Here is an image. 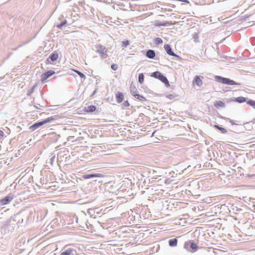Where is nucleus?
Returning <instances> with one entry per match:
<instances>
[{
  "instance_id": "a211bd4d",
  "label": "nucleus",
  "mask_w": 255,
  "mask_h": 255,
  "mask_svg": "<svg viewBox=\"0 0 255 255\" xmlns=\"http://www.w3.org/2000/svg\"><path fill=\"white\" fill-rule=\"evenodd\" d=\"M194 82L198 86H201L203 83L199 76H196L194 78Z\"/></svg>"
},
{
  "instance_id": "f257e3e1",
  "label": "nucleus",
  "mask_w": 255,
  "mask_h": 255,
  "mask_svg": "<svg viewBox=\"0 0 255 255\" xmlns=\"http://www.w3.org/2000/svg\"><path fill=\"white\" fill-rule=\"evenodd\" d=\"M215 79L218 82L228 85H240V83L236 82L235 81L228 78L223 77L220 76H216Z\"/></svg>"
},
{
  "instance_id": "9b49d317",
  "label": "nucleus",
  "mask_w": 255,
  "mask_h": 255,
  "mask_svg": "<svg viewBox=\"0 0 255 255\" xmlns=\"http://www.w3.org/2000/svg\"><path fill=\"white\" fill-rule=\"evenodd\" d=\"M116 98L117 103H121L124 100V95L122 92H119L116 94Z\"/></svg>"
},
{
  "instance_id": "58836bf2",
  "label": "nucleus",
  "mask_w": 255,
  "mask_h": 255,
  "mask_svg": "<svg viewBox=\"0 0 255 255\" xmlns=\"http://www.w3.org/2000/svg\"><path fill=\"white\" fill-rule=\"evenodd\" d=\"M34 107H35V108H36V109H39V108H38V106H34Z\"/></svg>"
},
{
  "instance_id": "f03ea898",
  "label": "nucleus",
  "mask_w": 255,
  "mask_h": 255,
  "mask_svg": "<svg viewBox=\"0 0 255 255\" xmlns=\"http://www.w3.org/2000/svg\"><path fill=\"white\" fill-rule=\"evenodd\" d=\"M60 255H77V252L75 248L67 245L62 249Z\"/></svg>"
},
{
  "instance_id": "f704fd0d",
  "label": "nucleus",
  "mask_w": 255,
  "mask_h": 255,
  "mask_svg": "<svg viewBox=\"0 0 255 255\" xmlns=\"http://www.w3.org/2000/svg\"><path fill=\"white\" fill-rule=\"evenodd\" d=\"M4 132L3 131L0 130V137H2L4 135Z\"/></svg>"
},
{
  "instance_id": "4be33fe9",
  "label": "nucleus",
  "mask_w": 255,
  "mask_h": 255,
  "mask_svg": "<svg viewBox=\"0 0 255 255\" xmlns=\"http://www.w3.org/2000/svg\"><path fill=\"white\" fill-rule=\"evenodd\" d=\"M130 91L131 95L133 96V95H135L137 92V90L136 89L135 87H134V86L133 87L132 86V84L130 85Z\"/></svg>"
},
{
  "instance_id": "7c9ffc66",
  "label": "nucleus",
  "mask_w": 255,
  "mask_h": 255,
  "mask_svg": "<svg viewBox=\"0 0 255 255\" xmlns=\"http://www.w3.org/2000/svg\"><path fill=\"white\" fill-rule=\"evenodd\" d=\"M129 45V41L128 40H125L122 42V46L124 47H126Z\"/></svg>"
},
{
  "instance_id": "a878e982",
  "label": "nucleus",
  "mask_w": 255,
  "mask_h": 255,
  "mask_svg": "<svg viewBox=\"0 0 255 255\" xmlns=\"http://www.w3.org/2000/svg\"><path fill=\"white\" fill-rule=\"evenodd\" d=\"M193 38L194 39V41L195 43H197L199 42V34L198 33H194L193 35Z\"/></svg>"
},
{
  "instance_id": "aec40b11",
  "label": "nucleus",
  "mask_w": 255,
  "mask_h": 255,
  "mask_svg": "<svg viewBox=\"0 0 255 255\" xmlns=\"http://www.w3.org/2000/svg\"><path fill=\"white\" fill-rule=\"evenodd\" d=\"M67 21L66 20H63L61 22H60L59 24H57L56 25V27L60 29H62L63 26H64L66 24H67Z\"/></svg>"
},
{
  "instance_id": "5701e85b",
  "label": "nucleus",
  "mask_w": 255,
  "mask_h": 255,
  "mask_svg": "<svg viewBox=\"0 0 255 255\" xmlns=\"http://www.w3.org/2000/svg\"><path fill=\"white\" fill-rule=\"evenodd\" d=\"M133 97H134L136 99L140 100V101H146V99L144 97L136 93L135 95H133Z\"/></svg>"
},
{
  "instance_id": "6ab92c4d",
  "label": "nucleus",
  "mask_w": 255,
  "mask_h": 255,
  "mask_svg": "<svg viewBox=\"0 0 255 255\" xmlns=\"http://www.w3.org/2000/svg\"><path fill=\"white\" fill-rule=\"evenodd\" d=\"M225 103H223L221 101H218L214 103V106L215 107L218 108L220 107H225Z\"/></svg>"
},
{
  "instance_id": "412c9836",
  "label": "nucleus",
  "mask_w": 255,
  "mask_h": 255,
  "mask_svg": "<svg viewBox=\"0 0 255 255\" xmlns=\"http://www.w3.org/2000/svg\"><path fill=\"white\" fill-rule=\"evenodd\" d=\"M246 101V99L243 97H239L235 98V101L239 103H242Z\"/></svg>"
},
{
  "instance_id": "4468645a",
  "label": "nucleus",
  "mask_w": 255,
  "mask_h": 255,
  "mask_svg": "<svg viewBox=\"0 0 255 255\" xmlns=\"http://www.w3.org/2000/svg\"><path fill=\"white\" fill-rule=\"evenodd\" d=\"M170 23L169 22H161L159 20H156L155 21V23H154V25L156 26H167L168 25H170Z\"/></svg>"
},
{
  "instance_id": "f8f14e48",
  "label": "nucleus",
  "mask_w": 255,
  "mask_h": 255,
  "mask_svg": "<svg viewBox=\"0 0 255 255\" xmlns=\"http://www.w3.org/2000/svg\"><path fill=\"white\" fill-rule=\"evenodd\" d=\"M43 125H44V124L43 122V121L36 122V123H34L33 125H32V126H31L29 127V129L32 131H34V130L38 128L39 127H40V126H41Z\"/></svg>"
},
{
  "instance_id": "ddd939ff",
  "label": "nucleus",
  "mask_w": 255,
  "mask_h": 255,
  "mask_svg": "<svg viewBox=\"0 0 255 255\" xmlns=\"http://www.w3.org/2000/svg\"><path fill=\"white\" fill-rule=\"evenodd\" d=\"M58 117L59 116L58 115H55V116H52L50 117H48L42 121L44 123V124H45L49 122H52V121L57 120L58 118Z\"/></svg>"
},
{
  "instance_id": "20e7f679",
  "label": "nucleus",
  "mask_w": 255,
  "mask_h": 255,
  "mask_svg": "<svg viewBox=\"0 0 255 255\" xmlns=\"http://www.w3.org/2000/svg\"><path fill=\"white\" fill-rule=\"evenodd\" d=\"M96 48V52L99 53L102 59H106L108 57L107 54L106 48L105 46L101 44H97L95 45Z\"/></svg>"
},
{
  "instance_id": "7ed1b4c3",
  "label": "nucleus",
  "mask_w": 255,
  "mask_h": 255,
  "mask_svg": "<svg viewBox=\"0 0 255 255\" xmlns=\"http://www.w3.org/2000/svg\"><path fill=\"white\" fill-rule=\"evenodd\" d=\"M151 76L159 80L163 83L166 86H169V83L167 78L159 71H155L151 73Z\"/></svg>"
},
{
  "instance_id": "1a4fd4ad",
  "label": "nucleus",
  "mask_w": 255,
  "mask_h": 255,
  "mask_svg": "<svg viewBox=\"0 0 255 255\" xmlns=\"http://www.w3.org/2000/svg\"><path fill=\"white\" fill-rule=\"evenodd\" d=\"M104 175L101 173L88 174L82 175V178L84 179H88L94 177H103Z\"/></svg>"
},
{
  "instance_id": "423d86ee",
  "label": "nucleus",
  "mask_w": 255,
  "mask_h": 255,
  "mask_svg": "<svg viewBox=\"0 0 255 255\" xmlns=\"http://www.w3.org/2000/svg\"><path fill=\"white\" fill-rule=\"evenodd\" d=\"M184 248L187 250L191 249L193 252L196 251L197 249L199 248L196 244L194 242H191V241L186 242L184 244Z\"/></svg>"
},
{
  "instance_id": "6e6552de",
  "label": "nucleus",
  "mask_w": 255,
  "mask_h": 255,
  "mask_svg": "<svg viewBox=\"0 0 255 255\" xmlns=\"http://www.w3.org/2000/svg\"><path fill=\"white\" fill-rule=\"evenodd\" d=\"M164 48L166 51V53L170 55L175 57L180 58V56L176 54L172 50L171 46L168 44H166L164 45Z\"/></svg>"
},
{
  "instance_id": "2f4dec72",
  "label": "nucleus",
  "mask_w": 255,
  "mask_h": 255,
  "mask_svg": "<svg viewBox=\"0 0 255 255\" xmlns=\"http://www.w3.org/2000/svg\"><path fill=\"white\" fill-rule=\"evenodd\" d=\"M35 87V86H32V88H31V89L27 92V96H29L31 95V94L33 92Z\"/></svg>"
},
{
  "instance_id": "f3484780",
  "label": "nucleus",
  "mask_w": 255,
  "mask_h": 255,
  "mask_svg": "<svg viewBox=\"0 0 255 255\" xmlns=\"http://www.w3.org/2000/svg\"><path fill=\"white\" fill-rule=\"evenodd\" d=\"M96 110V107L94 105H91L86 108V111L88 113H93Z\"/></svg>"
},
{
  "instance_id": "cd10ccee",
  "label": "nucleus",
  "mask_w": 255,
  "mask_h": 255,
  "mask_svg": "<svg viewBox=\"0 0 255 255\" xmlns=\"http://www.w3.org/2000/svg\"><path fill=\"white\" fill-rule=\"evenodd\" d=\"M74 72H75L76 73H77L78 75L81 78H83L84 79H86V76L84 74H83L82 72H80V71H79L78 70H74Z\"/></svg>"
},
{
  "instance_id": "393cba45",
  "label": "nucleus",
  "mask_w": 255,
  "mask_h": 255,
  "mask_svg": "<svg viewBox=\"0 0 255 255\" xmlns=\"http://www.w3.org/2000/svg\"><path fill=\"white\" fill-rule=\"evenodd\" d=\"M214 127L216 128H217V129H219L220 131H221L222 132V133H225L227 132V130L225 128H224L222 127H221L218 125H215Z\"/></svg>"
},
{
  "instance_id": "0eeeda50",
  "label": "nucleus",
  "mask_w": 255,
  "mask_h": 255,
  "mask_svg": "<svg viewBox=\"0 0 255 255\" xmlns=\"http://www.w3.org/2000/svg\"><path fill=\"white\" fill-rule=\"evenodd\" d=\"M55 73V71L53 70H48L46 71L41 75V82L44 83L47 78L54 75Z\"/></svg>"
},
{
  "instance_id": "bb28decb",
  "label": "nucleus",
  "mask_w": 255,
  "mask_h": 255,
  "mask_svg": "<svg viewBox=\"0 0 255 255\" xmlns=\"http://www.w3.org/2000/svg\"><path fill=\"white\" fill-rule=\"evenodd\" d=\"M162 42H163L162 39L159 37H157V38H155L154 40V43L156 45L161 44Z\"/></svg>"
},
{
  "instance_id": "473e14b6",
  "label": "nucleus",
  "mask_w": 255,
  "mask_h": 255,
  "mask_svg": "<svg viewBox=\"0 0 255 255\" xmlns=\"http://www.w3.org/2000/svg\"><path fill=\"white\" fill-rule=\"evenodd\" d=\"M123 106L125 107H128L129 106V104L128 102V101H125L123 102Z\"/></svg>"
},
{
  "instance_id": "c9c22d12",
  "label": "nucleus",
  "mask_w": 255,
  "mask_h": 255,
  "mask_svg": "<svg viewBox=\"0 0 255 255\" xmlns=\"http://www.w3.org/2000/svg\"><path fill=\"white\" fill-rule=\"evenodd\" d=\"M229 122L232 124V125H236L233 120H231V119H229Z\"/></svg>"
},
{
  "instance_id": "2eb2a0df",
  "label": "nucleus",
  "mask_w": 255,
  "mask_h": 255,
  "mask_svg": "<svg viewBox=\"0 0 255 255\" xmlns=\"http://www.w3.org/2000/svg\"><path fill=\"white\" fill-rule=\"evenodd\" d=\"M58 58V54L56 52H53L52 54H51V55L49 57V58L50 59V60L52 61H56Z\"/></svg>"
},
{
  "instance_id": "c85d7f7f",
  "label": "nucleus",
  "mask_w": 255,
  "mask_h": 255,
  "mask_svg": "<svg viewBox=\"0 0 255 255\" xmlns=\"http://www.w3.org/2000/svg\"><path fill=\"white\" fill-rule=\"evenodd\" d=\"M247 103L255 109V101L250 100L247 102Z\"/></svg>"
},
{
  "instance_id": "9d476101",
  "label": "nucleus",
  "mask_w": 255,
  "mask_h": 255,
  "mask_svg": "<svg viewBox=\"0 0 255 255\" xmlns=\"http://www.w3.org/2000/svg\"><path fill=\"white\" fill-rule=\"evenodd\" d=\"M155 52L154 50L149 49L146 51L145 56L149 59H153L155 57Z\"/></svg>"
},
{
  "instance_id": "c756f323",
  "label": "nucleus",
  "mask_w": 255,
  "mask_h": 255,
  "mask_svg": "<svg viewBox=\"0 0 255 255\" xmlns=\"http://www.w3.org/2000/svg\"><path fill=\"white\" fill-rule=\"evenodd\" d=\"M55 158V156L54 155H52L49 161L47 162V163H48L50 164V165H52L54 162Z\"/></svg>"
},
{
  "instance_id": "e433bc0d",
  "label": "nucleus",
  "mask_w": 255,
  "mask_h": 255,
  "mask_svg": "<svg viewBox=\"0 0 255 255\" xmlns=\"http://www.w3.org/2000/svg\"><path fill=\"white\" fill-rule=\"evenodd\" d=\"M180 1H182V2H184L187 3H189V1L188 0H180Z\"/></svg>"
},
{
  "instance_id": "dca6fc26",
  "label": "nucleus",
  "mask_w": 255,
  "mask_h": 255,
  "mask_svg": "<svg viewBox=\"0 0 255 255\" xmlns=\"http://www.w3.org/2000/svg\"><path fill=\"white\" fill-rule=\"evenodd\" d=\"M169 246L171 247H176L177 244V239L176 238L170 239L168 242Z\"/></svg>"
},
{
  "instance_id": "72a5a7b5",
  "label": "nucleus",
  "mask_w": 255,
  "mask_h": 255,
  "mask_svg": "<svg viewBox=\"0 0 255 255\" xmlns=\"http://www.w3.org/2000/svg\"><path fill=\"white\" fill-rule=\"evenodd\" d=\"M118 68V65L117 64H113L111 65V68L113 70H117Z\"/></svg>"
},
{
  "instance_id": "39448f33",
  "label": "nucleus",
  "mask_w": 255,
  "mask_h": 255,
  "mask_svg": "<svg viewBox=\"0 0 255 255\" xmlns=\"http://www.w3.org/2000/svg\"><path fill=\"white\" fill-rule=\"evenodd\" d=\"M14 195L13 194H9L7 196L0 200V204L1 205H7L14 198Z\"/></svg>"
},
{
  "instance_id": "4c0bfd02",
  "label": "nucleus",
  "mask_w": 255,
  "mask_h": 255,
  "mask_svg": "<svg viewBox=\"0 0 255 255\" xmlns=\"http://www.w3.org/2000/svg\"><path fill=\"white\" fill-rule=\"evenodd\" d=\"M96 91H96V90H95L93 92V93H92V95H91V96H93L94 95H95V93H96Z\"/></svg>"
},
{
  "instance_id": "b1692460",
  "label": "nucleus",
  "mask_w": 255,
  "mask_h": 255,
  "mask_svg": "<svg viewBox=\"0 0 255 255\" xmlns=\"http://www.w3.org/2000/svg\"><path fill=\"white\" fill-rule=\"evenodd\" d=\"M144 78V75L143 73H140L138 74V82L140 84H142L143 83Z\"/></svg>"
}]
</instances>
